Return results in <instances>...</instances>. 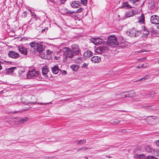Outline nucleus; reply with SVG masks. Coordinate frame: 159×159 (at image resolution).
<instances>
[{
  "label": "nucleus",
  "mask_w": 159,
  "mask_h": 159,
  "mask_svg": "<svg viewBox=\"0 0 159 159\" xmlns=\"http://www.w3.org/2000/svg\"><path fill=\"white\" fill-rule=\"evenodd\" d=\"M135 68H136V69L137 68L139 69V68H142V67H141V65H139V66H136V67H135Z\"/></svg>",
  "instance_id": "56"
},
{
  "label": "nucleus",
  "mask_w": 159,
  "mask_h": 159,
  "mask_svg": "<svg viewBox=\"0 0 159 159\" xmlns=\"http://www.w3.org/2000/svg\"><path fill=\"white\" fill-rule=\"evenodd\" d=\"M75 51L74 52L76 54L78 55L79 54V53H80L79 51L80 50H75Z\"/></svg>",
  "instance_id": "48"
},
{
  "label": "nucleus",
  "mask_w": 159,
  "mask_h": 159,
  "mask_svg": "<svg viewBox=\"0 0 159 159\" xmlns=\"http://www.w3.org/2000/svg\"><path fill=\"white\" fill-rule=\"evenodd\" d=\"M104 50H95V52L98 54H102L103 55H104V53L103 51ZM105 51L106 50H105Z\"/></svg>",
  "instance_id": "35"
},
{
  "label": "nucleus",
  "mask_w": 159,
  "mask_h": 159,
  "mask_svg": "<svg viewBox=\"0 0 159 159\" xmlns=\"http://www.w3.org/2000/svg\"><path fill=\"white\" fill-rule=\"evenodd\" d=\"M32 51V50H30V54H34L36 52L35 50H33Z\"/></svg>",
  "instance_id": "47"
},
{
  "label": "nucleus",
  "mask_w": 159,
  "mask_h": 159,
  "mask_svg": "<svg viewBox=\"0 0 159 159\" xmlns=\"http://www.w3.org/2000/svg\"><path fill=\"white\" fill-rule=\"evenodd\" d=\"M80 5V3L79 2L74 1L72 2L71 6L73 8H78Z\"/></svg>",
  "instance_id": "15"
},
{
  "label": "nucleus",
  "mask_w": 159,
  "mask_h": 159,
  "mask_svg": "<svg viewBox=\"0 0 159 159\" xmlns=\"http://www.w3.org/2000/svg\"><path fill=\"white\" fill-rule=\"evenodd\" d=\"M153 150V149L150 146H147L145 148L146 151L148 153H152Z\"/></svg>",
  "instance_id": "25"
},
{
  "label": "nucleus",
  "mask_w": 159,
  "mask_h": 159,
  "mask_svg": "<svg viewBox=\"0 0 159 159\" xmlns=\"http://www.w3.org/2000/svg\"><path fill=\"white\" fill-rule=\"evenodd\" d=\"M120 121L117 119H113L111 120V123L113 124H116L119 123Z\"/></svg>",
  "instance_id": "32"
},
{
  "label": "nucleus",
  "mask_w": 159,
  "mask_h": 159,
  "mask_svg": "<svg viewBox=\"0 0 159 159\" xmlns=\"http://www.w3.org/2000/svg\"><path fill=\"white\" fill-rule=\"evenodd\" d=\"M131 3L133 4H135L136 2H138L139 0H129Z\"/></svg>",
  "instance_id": "42"
},
{
  "label": "nucleus",
  "mask_w": 159,
  "mask_h": 159,
  "mask_svg": "<svg viewBox=\"0 0 159 159\" xmlns=\"http://www.w3.org/2000/svg\"><path fill=\"white\" fill-rule=\"evenodd\" d=\"M20 52L22 54H23L25 55H26L28 54V53L29 52L27 51V50H19Z\"/></svg>",
  "instance_id": "34"
},
{
  "label": "nucleus",
  "mask_w": 159,
  "mask_h": 159,
  "mask_svg": "<svg viewBox=\"0 0 159 159\" xmlns=\"http://www.w3.org/2000/svg\"><path fill=\"white\" fill-rule=\"evenodd\" d=\"M152 153L155 156H159V149H153Z\"/></svg>",
  "instance_id": "27"
},
{
  "label": "nucleus",
  "mask_w": 159,
  "mask_h": 159,
  "mask_svg": "<svg viewBox=\"0 0 159 159\" xmlns=\"http://www.w3.org/2000/svg\"><path fill=\"white\" fill-rule=\"evenodd\" d=\"M42 73L43 75L45 77H48L47 74L48 73V70L46 66H44L42 68Z\"/></svg>",
  "instance_id": "14"
},
{
  "label": "nucleus",
  "mask_w": 159,
  "mask_h": 159,
  "mask_svg": "<svg viewBox=\"0 0 159 159\" xmlns=\"http://www.w3.org/2000/svg\"><path fill=\"white\" fill-rule=\"evenodd\" d=\"M142 68H146L148 66V64L147 63H145L144 64H141Z\"/></svg>",
  "instance_id": "36"
},
{
  "label": "nucleus",
  "mask_w": 159,
  "mask_h": 159,
  "mask_svg": "<svg viewBox=\"0 0 159 159\" xmlns=\"http://www.w3.org/2000/svg\"><path fill=\"white\" fill-rule=\"evenodd\" d=\"M51 102H48V103H43L42 102H30V104H42V105H48V104H50L51 103Z\"/></svg>",
  "instance_id": "30"
},
{
  "label": "nucleus",
  "mask_w": 159,
  "mask_h": 159,
  "mask_svg": "<svg viewBox=\"0 0 159 159\" xmlns=\"http://www.w3.org/2000/svg\"><path fill=\"white\" fill-rule=\"evenodd\" d=\"M28 120V118L27 117H25L24 118L20 120L19 122L21 123H24L25 122L27 121Z\"/></svg>",
  "instance_id": "33"
},
{
  "label": "nucleus",
  "mask_w": 159,
  "mask_h": 159,
  "mask_svg": "<svg viewBox=\"0 0 159 159\" xmlns=\"http://www.w3.org/2000/svg\"><path fill=\"white\" fill-rule=\"evenodd\" d=\"M66 0H60V2L62 4L64 3Z\"/></svg>",
  "instance_id": "51"
},
{
  "label": "nucleus",
  "mask_w": 159,
  "mask_h": 159,
  "mask_svg": "<svg viewBox=\"0 0 159 159\" xmlns=\"http://www.w3.org/2000/svg\"><path fill=\"white\" fill-rule=\"evenodd\" d=\"M149 50H140V51H138V52L143 53V52H149Z\"/></svg>",
  "instance_id": "46"
},
{
  "label": "nucleus",
  "mask_w": 159,
  "mask_h": 159,
  "mask_svg": "<svg viewBox=\"0 0 159 159\" xmlns=\"http://www.w3.org/2000/svg\"><path fill=\"white\" fill-rule=\"evenodd\" d=\"M70 68L72 70L74 71H77L79 67L77 65H72L70 66Z\"/></svg>",
  "instance_id": "29"
},
{
  "label": "nucleus",
  "mask_w": 159,
  "mask_h": 159,
  "mask_svg": "<svg viewBox=\"0 0 159 159\" xmlns=\"http://www.w3.org/2000/svg\"><path fill=\"white\" fill-rule=\"evenodd\" d=\"M151 32L154 34H155L157 33V31L156 30H151Z\"/></svg>",
  "instance_id": "49"
},
{
  "label": "nucleus",
  "mask_w": 159,
  "mask_h": 159,
  "mask_svg": "<svg viewBox=\"0 0 159 159\" xmlns=\"http://www.w3.org/2000/svg\"><path fill=\"white\" fill-rule=\"evenodd\" d=\"M138 22L140 24L144 23L145 21V17L143 14H142L141 16L139 17L138 19Z\"/></svg>",
  "instance_id": "19"
},
{
  "label": "nucleus",
  "mask_w": 159,
  "mask_h": 159,
  "mask_svg": "<svg viewBox=\"0 0 159 159\" xmlns=\"http://www.w3.org/2000/svg\"><path fill=\"white\" fill-rule=\"evenodd\" d=\"M52 72L56 74H58L60 71H61L58 66H56L52 68Z\"/></svg>",
  "instance_id": "20"
},
{
  "label": "nucleus",
  "mask_w": 159,
  "mask_h": 159,
  "mask_svg": "<svg viewBox=\"0 0 159 159\" xmlns=\"http://www.w3.org/2000/svg\"><path fill=\"white\" fill-rule=\"evenodd\" d=\"M27 12L26 11H24L22 14V16L24 17H26L27 16Z\"/></svg>",
  "instance_id": "44"
},
{
  "label": "nucleus",
  "mask_w": 159,
  "mask_h": 159,
  "mask_svg": "<svg viewBox=\"0 0 159 159\" xmlns=\"http://www.w3.org/2000/svg\"><path fill=\"white\" fill-rule=\"evenodd\" d=\"M82 3L85 6L87 5V0H80Z\"/></svg>",
  "instance_id": "37"
},
{
  "label": "nucleus",
  "mask_w": 159,
  "mask_h": 159,
  "mask_svg": "<svg viewBox=\"0 0 159 159\" xmlns=\"http://www.w3.org/2000/svg\"><path fill=\"white\" fill-rule=\"evenodd\" d=\"M1 62L0 61V70L2 69V67L1 64Z\"/></svg>",
  "instance_id": "59"
},
{
  "label": "nucleus",
  "mask_w": 159,
  "mask_h": 159,
  "mask_svg": "<svg viewBox=\"0 0 159 159\" xmlns=\"http://www.w3.org/2000/svg\"><path fill=\"white\" fill-rule=\"evenodd\" d=\"M156 145L159 147V140H157L156 142Z\"/></svg>",
  "instance_id": "53"
},
{
  "label": "nucleus",
  "mask_w": 159,
  "mask_h": 159,
  "mask_svg": "<svg viewBox=\"0 0 159 159\" xmlns=\"http://www.w3.org/2000/svg\"><path fill=\"white\" fill-rule=\"evenodd\" d=\"M25 72V71H24V70H21V71H19V73L21 75V74H22L23 73Z\"/></svg>",
  "instance_id": "52"
},
{
  "label": "nucleus",
  "mask_w": 159,
  "mask_h": 159,
  "mask_svg": "<svg viewBox=\"0 0 159 159\" xmlns=\"http://www.w3.org/2000/svg\"><path fill=\"white\" fill-rule=\"evenodd\" d=\"M131 7L128 4V2H124L121 5V8H131Z\"/></svg>",
  "instance_id": "22"
},
{
  "label": "nucleus",
  "mask_w": 159,
  "mask_h": 159,
  "mask_svg": "<svg viewBox=\"0 0 159 159\" xmlns=\"http://www.w3.org/2000/svg\"><path fill=\"white\" fill-rule=\"evenodd\" d=\"M16 68V67H12L7 69L6 70V74H9L10 73H13L14 70Z\"/></svg>",
  "instance_id": "24"
},
{
  "label": "nucleus",
  "mask_w": 159,
  "mask_h": 159,
  "mask_svg": "<svg viewBox=\"0 0 159 159\" xmlns=\"http://www.w3.org/2000/svg\"><path fill=\"white\" fill-rule=\"evenodd\" d=\"M8 55L10 57L14 59H16L19 56V54L18 53L13 51H10L8 54Z\"/></svg>",
  "instance_id": "7"
},
{
  "label": "nucleus",
  "mask_w": 159,
  "mask_h": 159,
  "mask_svg": "<svg viewBox=\"0 0 159 159\" xmlns=\"http://www.w3.org/2000/svg\"><path fill=\"white\" fill-rule=\"evenodd\" d=\"M157 90H154L151 92L147 93L146 95H145V97L146 98L152 97L154 95L156 94L157 93Z\"/></svg>",
  "instance_id": "16"
},
{
  "label": "nucleus",
  "mask_w": 159,
  "mask_h": 159,
  "mask_svg": "<svg viewBox=\"0 0 159 159\" xmlns=\"http://www.w3.org/2000/svg\"><path fill=\"white\" fill-rule=\"evenodd\" d=\"M91 60L93 63H98L101 61V58L98 56H94L91 58Z\"/></svg>",
  "instance_id": "12"
},
{
  "label": "nucleus",
  "mask_w": 159,
  "mask_h": 159,
  "mask_svg": "<svg viewBox=\"0 0 159 159\" xmlns=\"http://www.w3.org/2000/svg\"><path fill=\"white\" fill-rule=\"evenodd\" d=\"M37 51H38V52L39 53H43V50H36ZM44 50H43L44 51Z\"/></svg>",
  "instance_id": "58"
},
{
  "label": "nucleus",
  "mask_w": 159,
  "mask_h": 159,
  "mask_svg": "<svg viewBox=\"0 0 159 159\" xmlns=\"http://www.w3.org/2000/svg\"><path fill=\"white\" fill-rule=\"evenodd\" d=\"M83 148H80V149H79L78 150H77V151H80V150H81Z\"/></svg>",
  "instance_id": "62"
},
{
  "label": "nucleus",
  "mask_w": 159,
  "mask_h": 159,
  "mask_svg": "<svg viewBox=\"0 0 159 159\" xmlns=\"http://www.w3.org/2000/svg\"><path fill=\"white\" fill-rule=\"evenodd\" d=\"M74 13H75V12L74 11H69L68 12H67V13H69L71 14H73Z\"/></svg>",
  "instance_id": "55"
},
{
  "label": "nucleus",
  "mask_w": 159,
  "mask_h": 159,
  "mask_svg": "<svg viewBox=\"0 0 159 159\" xmlns=\"http://www.w3.org/2000/svg\"><path fill=\"white\" fill-rule=\"evenodd\" d=\"M150 21L151 23L152 24H159V16L156 15L151 16Z\"/></svg>",
  "instance_id": "5"
},
{
  "label": "nucleus",
  "mask_w": 159,
  "mask_h": 159,
  "mask_svg": "<svg viewBox=\"0 0 159 159\" xmlns=\"http://www.w3.org/2000/svg\"><path fill=\"white\" fill-rule=\"evenodd\" d=\"M29 45L31 48L34 50H37L38 48V43L33 42L29 43Z\"/></svg>",
  "instance_id": "18"
},
{
  "label": "nucleus",
  "mask_w": 159,
  "mask_h": 159,
  "mask_svg": "<svg viewBox=\"0 0 159 159\" xmlns=\"http://www.w3.org/2000/svg\"><path fill=\"white\" fill-rule=\"evenodd\" d=\"M65 49H66V50H69V49H68V48H65ZM69 50H70V49H69Z\"/></svg>",
  "instance_id": "63"
},
{
  "label": "nucleus",
  "mask_w": 159,
  "mask_h": 159,
  "mask_svg": "<svg viewBox=\"0 0 159 159\" xmlns=\"http://www.w3.org/2000/svg\"><path fill=\"white\" fill-rule=\"evenodd\" d=\"M30 12V13L31 16L33 17V18L31 19L29 21V23L30 24H32L33 22H32V20H33V21L34 20H37V18H36V15L34 14V12H33L31 10H29Z\"/></svg>",
  "instance_id": "17"
},
{
  "label": "nucleus",
  "mask_w": 159,
  "mask_h": 159,
  "mask_svg": "<svg viewBox=\"0 0 159 159\" xmlns=\"http://www.w3.org/2000/svg\"><path fill=\"white\" fill-rule=\"evenodd\" d=\"M127 42L121 43H119L117 40L116 37L113 35H110L108 38L107 42L102 47L101 50H108L110 48H115L119 47V48L123 49L126 48L128 45Z\"/></svg>",
  "instance_id": "1"
},
{
  "label": "nucleus",
  "mask_w": 159,
  "mask_h": 159,
  "mask_svg": "<svg viewBox=\"0 0 159 159\" xmlns=\"http://www.w3.org/2000/svg\"><path fill=\"white\" fill-rule=\"evenodd\" d=\"M74 13H75V12L74 11H69L68 12H67V13H69L71 14H73Z\"/></svg>",
  "instance_id": "54"
},
{
  "label": "nucleus",
  "mask_w": 159,
  "mask_h": 159,
  "mask_svg": "<svg viewBox=\"0 0 159 159\" xmlns=\"http://www.w3.org/2000/svg\"><path fill=\"white\" fill-rule=\"evenodd\" d=\"M149 77L150 76L149 75H146L144 77H143L142 78H141L140 79L138 80V81L143 80H144L146 79H147L148 78H149Z\"/></svg>",
  "instance_id": "38"
},
{
  "label": "nucleus",
  "mask_w": 159,
  "mask_h": 159,
  "mask_svg": "<svg viewBox=\"0 0 159 159\" xmlns=\"http://www.w3.org/2000/svg\"><path fill=\"white\" fill-rule=\"evenodd\" d=\"M83 10V9L82 8H80L78 9L75 12L76 13H80L81 12H82Z\"/></svg>",
  "instance_id": "41"
},
{
  "label": "nucleus",
  "mask_w": 159,
  "mask_h": 159,
  "mask_svg": "<svg viewBox=\"0 0 159 159\" xmlns=\"http://www.w3.org/2000/svg\"><path fill=\"white\" fill-rule=\"evenodd\" d=\"M148 159H157V158L156 157L151 156H148L147 157Z\"/></svg>",
  "instance_id": "40"
},
{
  "label": "nucleus",
  "mask_w": 159,
  "mask_h": 159,
  "mask_svg": "<svg viewBox=\"0 0 159 159\" xmlns=\"http://www.w3.org/2000/svg\"><path fill=\"white\" fill-rule=\"evenodd\" d=\"M45 49V46L43 45V43H38V46L37 50H44Z\"/></svg>",
  "instance_id": "26"
},
{
  "label": "nucleus",
  "mask_w": 159,
  "mask_h": 159,
  "mask_svg": "<svg viewBox=\"0 0 159 159\" xmlns=\"http://www.w3.org/2000/svg\"><path fill=\"white\" fill-rule=\"evenodd\" d=\"M93 54V52L90 50H87L84 54V57L86 58L91 57Z\"/></svg>",
  "instance_id": "13"
},
{
  "label": "nucleus",
  "mask_w": 159,
  "mask_h": 159,
  "mask_svg": "<svg viewBox=\"0 0 159 159\" xmlns=\"http://www.w3.org/2000/svg\"><path fill=\"white\" fill-rule=\"evenodd\" d=\"M64 54L66 57H71L73 56L74 52L73 50H64Z\"/></svg>",
  "instance_id": "9"
},
{
  "label": "nucleus",
  "mask_w": 159,
  "mask_h": 159,
  "mask_svg": "<svg viewBox=\"0 0 159 159\" xmlns=\"http://www.w3.org/2000/svg\"><path fill=\"white\" fill-rule=\"evenodd\" d=\"M71 48L72 50H78L79 48L78 45L73 44L71 46Z\"/></svg>",
  "instance_id": "31"
},
{
  "label": "nucleus",
  "mask_w": 159,
  "mask_h": 159,
  "mask_svg": "<svg viewBox=\"0 0 159 159\" xmlns=\"http://www.w3.org/2000/svg\"><path fill=\"white\" fill-rule=\"evenodd\" d=\"M136 93L134 91H131L128 92L126 94L122 95V98L132 97L135 96Z\"/></svg>",
  "instance_id": "10"
},
{
  "label": "nucleus",
  "mask_w": 159,
  "mask_h": 159,
  "mask_svg": "<svg viewBox=\"0 0 159 159\" xmlns=\"http://www.w3.org/2000/svg\"><path fill=\"white\" fill-rule=\"evenodd\" d=\"M147 109L149 111H152L155 110H157L158 109V107L155 105H152L151 106H147Z\"/></svg>",
  "instance_id": "21"
},
{
  "label": "nucleus",
  "mask_w": 159,
  "mask_h": 159,
  "mask_svg": "<svg viewBox=\"0 0 159 159\" xmlns=\"http://www.w3.org/2000/svg\"><path fill=\"white\" fill-rule=\"evenodd\" d=\"M76 144H84L86 143V140H80L76 141L75 142Z\"/></svg>",
  "instance_id": "28"
},
{
  "label": "nucleus",
  "mask_w": 159,
  "mask_h": 159,
  "mask_svg": "<svg viewBox=\"0 0 159 159\" xmlns=\"http://www.w3.org/2000/svg\"><path fill=\"white\" fill-rule=\"evenodd\" d=\"M69 99H65L63 101H69Z\"/></svg>",
  "instance_id": "60"
},
{
  "label": "nucleus",
  "mask_w": 159,
  "mask_h": 159,
  "mask_svg": "<svg viewBox=\"0 0 159 159\" xmlns=\"http://www.w3.org/2000/svg\"><path fill=\"white\" fill-rule=\"evenodd\" d=\"M157 117L155 116H148L146 119L147 122L149 125H155Z\"/></svg>",
  "instance_id": "2"
},
{
  "label": "nucleus",
  "mask_w": 159,
  "mask_h": 159,
  "mask_svg": "<svg viewBox=\"0 0 159 159\" xmlns=\"http://www.w3.org/2000/svg\"><path fill=\"white\" fill-rule=\"evenodd\" d=\"M39 75V71L35 70H29L27 76L28 79H30L34 76H37Z\"/></svg>",
  "instance_id": "3"
},
{
  "label": "nucleus",
  "mask_w": 159,
  "mask_h": 159,
  "mask_svg": "<svg viewBox=\"0 0 159 159\" xmlns=\"http://www.w3.org/2000/svg\"><path fill=\"white\" fill-rule=\"evenodd\" d=\"M62 74L64 75H66L67 74V72L66 71L63 70L62 72Z\"/></svg>",
  "instance_id": "50"
},
{
  "label": "nucleus",
  "mask_w": 159,
  "mask_h": 159,
  "mask_svg": "<svg viewBox=\"0 0 159 159\" xmlns=\"http://www.w3.org/2000/svg\"><path fill=\"white\" fill-rule=\"evenodd\" d=\"M119 132H122V133H125L126 132L125 130L122 129H120L119 130Z\"/></svg>",
  "instance_id": "45"
},
{
  "label": "nucleus",
  "mask_w": 159,
  "mask_h": 159,
  "mask_svg": "<svg viewBox=\"0 0 159 159\" xmlns=\"http://www.w3.org/2000/svg\"><path fill=\"white\" fill-rule=\"evenodd\" d=\"M88 64H86L85 63H84L83 65V66H82V67H84V68H86L87 66H88Z\"/></svg>",
  "instance_id": "43"
},
{
  "label": "nucleus",
  "mask_w": 159,
  "mask_h": 159,
  "mask_svg": "<svg viewBox=\"0 0 159 159\" xmlns=\"http://www.w3.org/2000/svg\"><path fill=\"white\" fill-rule=\"evenodd\" d=\"M82 148H83L82 149H83L87 150V149H90L91 148H87L85 147H83Z\"/></svg>",
  "instance_id": "57"
},
{
  "label": "nucleus",
  "mask_w": 159,
  "mask_h": 159,
  "mask_svg": "<svg viewBox=\"0 0 159 159\" xmlns=\"http://www.w3.org/2000/svg\"><path fill=\"white\" fill-rule=\"evenodd\" d=\"M143 33L145 35L144 36H147L149 34V32L148 30L146 29L143 32Z\"/></svg>",
  "instance_id": "39"
},
{
  "label": "nucleus",
  "mask_w": 159,
  "mask_h": 159,
  "mask_svg": "<svg viewBox=\"0 0 159 159\" xmlns=\"http://www.w3.org/2000/svg\"><path fill=\"white\" fill-rule=\"evenodd\" d=\"M137 13V12L134 10H132L130 11L126 12L125 13V16L123 17V19H125L127 17L134 16Z\"/></svg>",
  "instance_id": "6"
},
{
  "label": "nucleus",
  "mask_w": 159,
  "mask_h": 159,
  "mask_svg": "<svg viewBox=\"0 0 159 159\" xmlns=\"http://www.w3.org/2000/svg\"><path fill=\"white\" fill-rule=\"evenodd\" d=\"M158 25L157 26V29L159 30V24H158Z\"/></svg>",
  "instance_id": "61"
},
{
  "label": "nucleus",
  "mask_w": 159,
  "mask_h": 159,
  "mask_svg": "<svg viewBox=\"0 0 159 159\" xmlns=\"http://www.w3.org/2000/svg\"><path fill=\"white\" fill-rule=\"evenodd\" d=\"M157 61L158 63H159V59Z\"/></svg>",
  "instance_id": "64"
},
{
  "label": "nucleus",
  "mask_w": 159,
  "mask_h": 159,
  "mask_svg": "<svg viewBox=\"0 0 159 159\" xmlns=\"http://www.w3.org/2000/svg\"><path fill=\"white\" fill-rule=\"evenodd\" d=\"M134 157L136 158H140L141 159H145V158H147V157H145L144 155L143 154L139 155L137 154H135Z\"/></svg>",
  "instance_id": "23"
},
{
  "label": "nucleus",
  "mask_w": 159,
  "mask_h": 159,
  "mask_svg": "<svg viewBox=\"0 0 159 159\" xmlns=\"http://www.w3.org/2000/svg\"><path fill=\"white\" fill-rule=\"evenodd\" d=\"M139 32L136 31L134 29L129 30L127 32V34L128 35L131 37L136 36L138 35Z\"/></svg>",
  "instance_id": "8"
},
{
  "label": "nucleus",
  "mask_w": 159,
  "mask_h": 159,
  "mask_svg": "<svg viewBox=\"0 0 159 159\" xmlns=\"http://www.w3.org/2000/svg\"><path fill=\"white\" fill-rule=\"evenodd\" d=\"M90 41L95 45H97L100 44L103 41V39L99 38H91Z\"/></svg>",
  "instance_id": "4"
},
{
  "label": "nucleus",
  "mask_w": 159,
  "mask_h": 159,
  "mask_svg": "<svg viewBox=\"0 0 159 159\" xmlns=\"http://www.w3.org/2000/svg\"><path fill=\"white\" fill-rule=\"evenodd\" d=\"M46 52H44V54L42 55L41 57V58L47 59L49 57L52 53L50 52V50H46Z\"/></svg>",
  "instance_id": "11"
}]
</instances>
